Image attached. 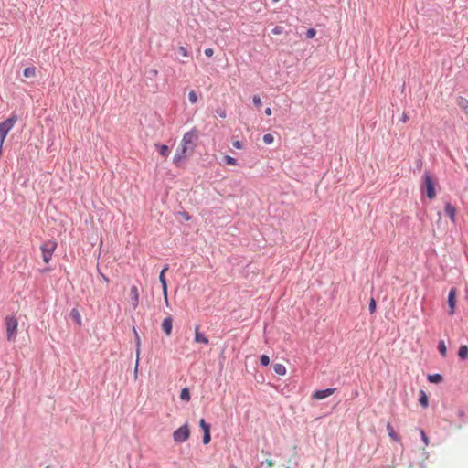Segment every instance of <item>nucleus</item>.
<instances>
[{
    "label": "nucleus",
    "instance_id": "obj_1",
    "mask_svg": "<svg viewBox=\"0 0 468 468\" xmlns=\"http://www.w3.org/2000/svg\"><path fill=\"white\" fill-rule=\"evenodd\" d=\"M197 139L198 133L196 128H193L183 135L180 146L176 150V153L174 156V163L176 165H178L183 160L186 159L194 153Z\"/></svg>",
    "mask_w": 468,
    "mask_h": 468
},
{
    "label": "nucleus",
    "instance_id": "obj_2",
    "mask_svg": "<svg viewBox=\"0 0 468 468\" xmlns=\"http://www.w3.org/2000/svg\"><path fill=\"white\" fill-rule=\"evenodd\" d=\"M6 328V339L9 342H15L17 337L18 321L13 315H8L5 318Z\"/></svg>",
    "mask_w": 468,
    "mask_h": 468
},
{
    "label": "nucleus",
    "instance_id": "obj_3",
    "mask_svg": "<svg viewBox=\"0 0 468 468\" xmlns=\"http://www.w3.org/2000/svg\"><path fill=\"white\" fill-rule=\"evenodd\" d=\"M58 247L55 239H48L40 246L43 261L48 264L52 259V255Z\"/></svg>",
    "mask_w": 468,
    "mask_h": 468
},
{
    "label": "nucleus",
    "instance_id": "obj_4",
    "mask_svg": "<svg viewBox=\"0 0 468 468\" xmlns=\"http://www.w3.org/2000/svg\"><path fill=\"white\" fill-rule=\"evenodd\" d=\"M17 122V116L16 114H11L5 121L0 122V142L1 145L4 144V142L11 131V129L15 126Z\"/></svg>",
    "mask_w": 468,
    "mask_h": 468
},
{
    "label": "nucleus",
    "instance_id": "obj_5",
    "mask_svg": "<svg viewBox=\"0 0 468 468\" xmlns=\"http://www.w3.org/2000/svg\"><path fill=\"white\" fill-rule=\"evenodd\" d=\"M421 191L423 194H426L430 199L434 198L436 196L434 183L429 172H425L423 176Z\"/></svg>",
    "mask_w": 468,
    "mask_h": 468
},
{
    "label": "nucleus",
    "instance_id": "obj_6",
    "mask_svg": "<svg viewBox=\"0 0 468 468\" xmlns=\"http://www.w3.org/2000/svg\"><path fill=\"white\" fill-rule=\"evenodd\" d=\"M190 427L188 423H185L173 432V440L176 443H183L189 439Z\"/></svg>",
    "mask_w": 468,
    "mask_h": 468
},
{
    "label": "nucleus",
    "instance_id": "obj_7",
    "mask_svg": "<svg viewBox=\"0 0 468 468\" xmlns=\"http://www.w3.org/2000/svg\"><path fill=\"white\" fill-rule=\"evenodd\" d=\"M199 427L203 431V440H202L203 443L208 444L211 441L210 425L208 423H207L204 419H201L199 420Z\"/></svg>",
    "mask_w": 468,
    "mask_h": 468
},
{
    "label": "nucleus",
    "instance_id": "obj_8",
    "mask_svg": "<svg viewBox=\"0 0 468 468\" xmlns=\"http://www.w3.org/2000/svg\"><path fill=\"white\" fill-rule=\"evenodd\" d=\"M456 294H457V290L455 288H452L450 290L449 295H448V304L450 307V312H449L450 314H453L454 311H455Z\"/></svg>",
    "mask_w": 468,
    "mask_h": 468
},
{
    "label": "nucleus",
    "instance_id": "obj_9",
    "mask_svg": "<svg viewBox=\"0 0 468 468\" xmlns=\"http://www.w3.org/2000/svg\"><path fill=\"white\" fill-rule=\"evenodd\" d=\"M159 281H160V282L162 284V292H163V296H164L165 303L166 306H169L168 293H167V282H166L165 273H161L160 272V274H159Z\"/></svg>",
    "mask_w": 468,
    "mask_h": 468
},
{
    "label": "nucleus",
    "instance_id": "obj_10",
    "mask_svg": "<svg viewBox=\"0 0 468 468\" xmlns=\"http://www.w3.org/2000/svg\"><path fill=\"white\" fill-rule=\"evenodd\" d=\"M161 327H162V330L164 331V333L167 336H169L172 333V328H173L172 316H167L166 318H165L162 322Z\"/></svg>",
    "mask_w": 468,
    "mask_h": 468
},
{
    "label": "nucleus",
    "instance_id": "obj_11",
    "mask_svg": "<svg viewBox=\"0 0 468 468\" xmlns=\"http://www.w3.org/2000/svg\"><path fill=\"white\" fill-rule=\"evenodd\" d=\"M335 391V388H326L323 390H317L313 394V398L316 399H324L331 395H333Z\"/></svg>",
    "mask_w": 468,
    "mask_h": 468
},
{
    "label": "nucleus",
    "instance_id": "obj_12",
    "mask_svg": "<svg viewBox=\"0 0 468 468\" xmlns=\"http://www.w3.org/2000/svg\"><path fill=\"white\" fill-rule=\"evenodd\" d=\"M132 305L133 309H136L139 305V291L136 286H132L130 290Z\"/></svg>",
    "mask_w": 468,
    "mask_h": 468
},
{
    "label": "nucleus",
    "instance_id": "obj_13",
    "mask_svg": "<svg viewBox=\"0 0 468 468\" xmlns=\"http://www.w3.org/2000/svg\"><path fill=\"white\" fill-rule=\"evenodd\" d=\"M195 342L203 343L205 345H207L209 342L208 338L199 331L198 327L195 329Z\"/></svg>",
    "mask_w": 468,
    "mask_h": 468
},
{
    "label": "nucleus",
    "instance_id": "obj_14",
    "mask_svg": "<svg viewBox=\"0 0 468 468\" xmlns=\"http://www.w3.org/2000/svg\"><path fill=\"white\" fill-rule=\"evenodd\" d=\"M445 213L451 218V220L452 222L455 221L456 209L452 205H451V204L445 205Z\"/></svg>",
    "mask_w": 468,
    "mask_h": 468
},
{
    "label": "nucleus",
    "instance_id": "obj_15",
    "mask_svg": "<svg viewBox=\"0 0 468 468\" xmlns=\"http://www.w3.org/2000/svg\"><path fill=\"white\" fill-rule=\"evenodd\" d=\"M419 403L422 408H427L429 406V398L423 390L420 392Z\"/></svg>",
    "mask_w": 468,
    "mask_h": 468
},
{
    "label": "nucleus",
    "instance_id": "obj_16",
    "mask_svg": "<svg viewBox=\"0 0 468 468\" xmlns=\"http://www.w3.org/2000/svg\"><path fill=\"white\" fill-rule=\"evenodd\" d=\"M457 105L462 108L465 113H468V100L464 97L457 98Z\"/></svg>",
    "mask_w": 468,
    "mask_h": 468
},
{
    "label": "nucleus",
    "instance_id": "obj_17",
    "mask_svg": "<svg viewBox=\"0 0 468 468\" xmlns=\"http://www.w3.org/2000/svg\"><path fill=\"white\" fill-rule=\"evenodd\" d=\"M134 331V334H135V340H136V346H137V349H136V356H137V359H136V366H135V374L137 373V367H138V361H139V354H140V345H141V341H140V337L136 332L135 329H133Z\"/></svg>",
    "mask_w": 468,
    "mask_h": 468
},
{
    "label": "nucleus",
    "instance_id": "obj_18",
    "mask_svg": "<svg viewBox=\"0 0 468 468\" xmlns=\"http://www.w3.org/2000/svg\"><path fill=\"white\" fill-rule=\"evenodd\" d=\"M458 356L463 360L468 358V346L465 345L461 346L458 351Z\"/></svg>",
    "mask_w": 468,
    "mask_h": 468
},
{
    "label": "nucleus",
    "instance_id": "obj_19",
    "mask_svg": "<svg viewBox=\"0 0 468 468\" xmlns=\"http://www.w3.org/2000/svg\"><path fill=\"white\" fill-rule=\"evenodd\" d=\"M70 316L79 325H81V316L77 309H72L70 311Z\"/></svg>",
    "mask_w": 468,
    "mask_h": 468
},
{
    "label": "nucleus",
    "instance_id": "obj_20",
    "mask_svg": "<svg viewBox=\"0 0 468 468\" xmlns=\"http://www.w3.org/2000/svg\"><path fill=\"white\" fill-rule=\"evenodd\" d=\"M273 369L274 372L280 376H284L287 372L286 367L282 364H275Z\"/></svg>",
    "mask_w": 468,
    "mask_h": 468
},
{
    "label": "nucleus",
    "instance_id": "obj_21",
    "mask_svg": "<svg viewBox=\"0 0 468 468\" xmlns=\"http://www.w3.org/2000/svg\"><path fill=\"white\" fill-rule=\"evenodd\" d=\"M428 379L430 382L431 383H441L442 380H443V378L441 374H433V375H429L428 376Z\"/></svg>",
    "mask_w": 468,
    "mask_h": 468
},
{
    "label": "nucleus",
    "instance_id": "obj_22",
    "mask_svg": "<svg viewBox=\"0 0 468 468\" xmlns=\"http://www.w3.org/2000/svg\"><path fill=\"white\" fill-rule=\"evenodd\" d=\"M438 350L440 354L445 357L447 356V346L443 340H441L438 344Z\"/></svg>",
    "mask_w": 468,
    "mask_h": 468
},
{
    "label": "nucleus",
    "instance_id": "obj_23",
    "mask_svg": "<svg viewBox=\"0 0 468 468\" xmlns=\"http://www.w3.org/2000/svg\"><path fill=\"white\" fill-rule=\"evenodd\" d=\"M36 75L35 67H27L24 69V76L26 78H33Z\"/></svg>",
    "mask_w": 468,
    "mask_h": 468
},
{
    "label": "nucleus",
    "instance_id": "obj_24",
    "mask_svg": "<svg viewBox=\"0 0 468 468\" xmlns=\"http://www.w3.org/2000/svg\"><path fill=\"white\" fill-rule=\"evenodd\" d=\"M157 148H158V151H159V154L164 156V157H167L168 154H169V148L167 145L165 144H163V145H157Z\"/></svg>",
    "mask_w": 468,
    "mask_h": 468
},
{
    "label": "nucleus",
    "instance_id": "obj_25",
    "mask_svg": "<svg viewBox=\"0 0 468 468\" xmlns=\"http://www.w3.org/2000/svg\"><path fill=\"white\" fill-rule=\"evenodd\" d=\"M190 392L187 388H184L180 392V399L182 400L189 401L190 400Z\"/></svg>",
    "mask_w": 468,
    "mask_h": 468
},
{
    "label": "nucleus",
    "instance_id": "obj_26",
    "mask_svg": "<svg viewBox=\"0 0 468 468\" xmlns=\"http://www.w3.org/2000/svg\"><path fill=\"white\" fill-rule=\"evenodd\" d=\"M188 99L191 103H196L198 100L197 92L195 90H190L188 93Z\"/></svg>",
    "mask_w": 468,
    "mask_h": 468
},
{
    "label": "nucleus",
    "instance_id": "obj_27",
    "mask_svg": "<svg viewBox=\"0 0 468 468\" xmlns=\"http://www.w3.org/2000/svg\"><path fill=\"white\" fill-rule=\"evenodd\" d=\"M274 141V137L272 134L271 133H266L263 135V142L266 144H272Z\"/></svg>",
    "mask_w": 468,
    "mask_h": 468
},
{
    "label": "nucleus",
    "instance_id": "obj_28",
    "mask_svg": "<svg viewBox=\"0 0 468 468\" xmlns=\"http://www.w3.org/2000/svg\"><path fill=\"white\" fill-rule=\"evenodd\" d=\"M224 160L226 164L229 165H237V160L229 155H226L224 157Z\"/></svg>",
    "mask_w": 468,
    "mask_h": 468
},
{
    "label": "nucleus",
    "instance_id": "obj_29",
    "mask_svg": "<svg viewBox=\"0 0 468 468\" xmlns=\"http://www.w3.org/2000/svg\"><path fill=\"white\" fill-rule=\"evenodd\" d=\"M419 432H420V435L421 436V439L423 441L424 445L425 446L428 445L429 439H428L426 433L424 432V431L423 430H419Z\"/></svg>",
    "mask_w": 468,
    "mask_h": 468
},
{
    "label": "nucleus",
    "instance_id": "obj_30",
    "mask_svg": "<svg viewBox=\"0 0 468 468\" xmlns=\"http://www.w3.org/2000/svg\"><path fill=\"white\" fill-rule=\"evenodd\" d=\"M261 363L262 366H268L270 364V357L267 355L261 356Z\"/></svg>",
    "mask_w": 468,
    "mask_h": 468
},
{
    "label": "nucleus",
    "instance_id": "obj_31",
    "mask_svg": "<svg viewBox=\"0 0 468 468\" xmlns=\"http://www.w3.org/2000/svg\"><path fill=\"white\" fill-rule=\"evenodd\" d=\"M316 35V30L314 28H309L307 31H306V37L308 38H314Z\"/></svg>",
    "mask_w": 468,
    "mask_h": 468
},
{
    "label": "nucleus",
    "instance_id": "obj_32",
    "mask_svg": "<svg viewBox=\"0 0 468 468\" xmlns=\"http://www.w3.org/2000/svg\"><path fill=\"white\" fill-rule=\"evenodd\" d=\"M178 52L183 57H188L189 56V53H188L187 49L185 47H183V46L178 48Z\"/></svg>",
    "mask_w": 468,
    "mask_h": 468
},
{
    "label": "nucleus",
    "instance_id": "obj_33",
    "mask_svg": "<svg viewBox=\"0 0 468 468\" xmlns=\"http://www.w3.org/2000/svg\"><path fill=\"white\" fill-rule=\"evenodd\" d=\"M252 101H253L254 105H256L257 107L261 106V100L259 95H254L252 97Z\"/></svg>",
    "mask_w": 468,
    "mask_h": 468
},
{
    "label": "nucleus",
    "instance_id": "obj_34",
    "mask_svg": "<svg viewBox=\"0 0 468 468\" xmlns=\"http://www.w3.org/2000/svg\"><path fill=\"white\" fill-rule=\"evenodd\" d=\"M369 311L373 314L376 311V302L374 298H371L369 301Z\"/></svg>",
    "mask_w": 468,
    "mask_h": 468
},
{
    "label": "nucleus",
    "instance_id": "obj_35",
    "mask_svg": "<svg viewBox=\"0 0 468 468\" xmlns=\"http://www.w3.org/2000/svg\"><path fill=\"white\" fill-rule=\"evenodd\" d=\"M271 32L273 35H281L283 32V28L282 27L277 26L271 30Z\"/></svg>",
    "mask_w": 468,
    "mask_h": 468
},
{
    "label": "nucleus",
    "instance_id": "obj_36",
    "mask_svg": "<svg viewBox=\"0 0 468 468\" xmlns=\"http://www.w3.org/2000/svg\"><path fill=\"white\" fill-rule=\"evenodd\" d=\"M205 55L208 58L214 55V50L210 48L205 49Z\"/></svg>",
    "mask_w": 468,
    "mask_h": 468
},
{
    "label": "nucleus",
    "instance_id": "obj_37",
    "mask_svg": "<svg viewBox=\"0 0 468 468\" xmlns=\"http://www.w3.org/2000/svg\"><path fill=\"white\" fill-rule=\"evenodd\" d=\"M232 144L237 149H241L242 148V144L239 140L234 141L232 143Z\"/></svg>",
    "mask_w": 468,
    "mask_h": 468
},
{
    "label": "nucleus",
    "instance_id": "obj_38",
    "mask_svg": "<svg viewBox=\"0 0 468 468\" xmlns=\"http://www.w3.org/2000/svg\"><path fill=\"white\" fill-rule=\"evenodd\" d=\"M217 113H218V114L219 115V117H221V118H226V116H227L225 110H218V111H217Z\"/></svg>",
    "mask_w": 468,
    "mask_h": 468
},
{
    "label": "nucleus",
    "instance_id": "obj_39",
    "mask_svg": "<svg viewBox=\"0 0 468 468\" xmlns=\"http://www.w3.org/2000/svg\"><path fill=\"white\" fill-rule=\"evenodd\" d=\"M265 463L268 467H272L274 465V463L271 460H266Z\"/></svg>",
    "mask_w": 468,
    "mask_h": 468
},
{
    "label": "nucleus",
    "instance_id": "obj_40",
    "mask_svg": "<svg viewBox=\"0 0 468 468\" xmlns=\"http://www.w3.org/2000/svg\"><path fill=\"white\" fill-rule=\"evenodd\" d=\"M168 269H169L168 264H165L164 266V268L162 269L161 273H165L168 271Z\"/></svg>",
    "mask_w": 468,
    "mask_h": 468
},
{
    "label": "nucleus",
    "instance_id": "obj_41",
    "mask_svg": "<svg viewBox=\"0 0 468 468\" xmlns=\"http://www.w3.org/2000/svg\"><path fill=\"white\" fill-rule=\"evenodd\" d=\"M388 429L390 430L389 435L395 440L394 431H393L392 428L390 427V425H388Z\"/></svg>",
    "mask_w": 468,
    "mask_h": 468
},
{
    "label": "nucleus",
    "instance_id": "obj_42",
    "mask_svg": "<svg viewBox=\"0 0 468 468\" xmlns=\"http://www.w3.org/2000/svg\"><path fill=\"white\" fill-rule=\"evenodd\" d=\"M265 114H266V115H268V116L271 115V108H269V107H268V108H266V109H265Z\"/></svg>",
    "mask_w": 468,
    "mask_h": 468
},
{
    "label": "nucleus",
    "instance_id": "obj_43",
    "mask_svg": "<svg viewBox=\"0 0 468 468\" xmlns=\"http://www.w3.org/2000/svg\"><path fill=\"white\" fill-rule=\"evenodd\" d=\"M401 120L403 122H407V115L405 113H403Z\"/></svg>",
    "mask_w": 468,
    "mask_h": 468
},
{
    "label": "nucleus",
    "instance_id": "obj_44",
    "mask_svg": "<svg viewBox=\"0 0 468 468\" xmlns=\"http://www.w3.org/2000/svg\"><path fill=\"white\" fill-rule=\"evenodd\" d=\"M101 276H102L103 281H105L106 282H109V279L105 275L101 274Z\"/></svg>",
    "mask_w": 468,
    "mask_h": 468
},
{
    "label": "nucleus",
    "instance_id": "obj_45",
    "mask_svg": "<svg viewBox=\"0 0 468 468\" xmlns=\"http://www.w3.org/2000/svg\"><path fill=\"white\" fill-rule=\"evenodd\" d=\"M273 2H279L280 0H272Z\"/></svg>",
    "mask_w": 468,
    "mask_h": 468
},
{
    "label": "nucleus",
    "instance_id": "obj_46",
    "mask_svg": "<svg viewBox=\"0 0 468 468\" xmlns=\"http://www.w3.org/2000/svg\"><path fill=\"white\" fill-rule=\"evenodd\" d=\"M230 468H236V467H234V466H231Z\"/></svg>",
    "mask_w": 468,
    "mask_h": 468
}]
</instances>
